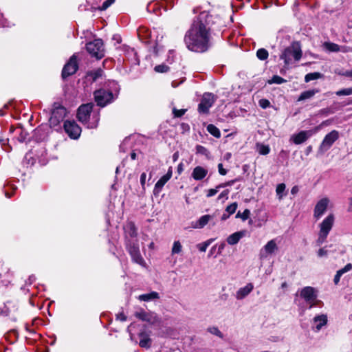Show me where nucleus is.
<instances>
[{
	"label": "nucleus",
	"instance_id": "nucleus-48",
	"mask_svg": "<svg viewBox=\"0 0 352 352\" xmlns=\"http://www.w3.org/2000/svg\"><path fill=\"white\" fill-rule=\"evenodd\" d=\"M237 181V179H233V180H230L228 182H226V183H223V184H221L217 186V188H224L226 186H232Z\"/></svg>",
	"mask_w": 352,
	"mask_h": 352
},
{
	"label": "nucleus",
	"instance_id": "nucleus-35",
	"mask_svg": "<svg viewBox=\"0 0 352 352\" xmlns=\"http://www.w3.org/2000/svg\"><path fill=\"white\" fill-rule=\"evenodd\" d=\"M287 80L282 77L275 75L270 80L267 81L269 84H282L285 82Z\"/></svg>",
	"mask_w": 352,
	"mask_h": 352
},
{
	"label": "nucleus",
	"instance_id": "nucleus-46",
	"mask_svg": "<svg viewBox=\"0 0 352 352\" xmlns=\"http://www.w3.org/2000/svg\"><path fill=\"white\" fill-rule=\"evenodd\" d=\"M210 241H207L204 243L198 244L197 248L201 252H206V250L207 248L208 247V245H210Z\"/></svg>",
	"mask_w": 352,
	"mask_h": 352
},
{
	"label": "nucleus",
	"instance_id": "nucleus-2",
	"mask_svg": "<svg viewBox=\"0 0 352 352\" xmlns=\"http://www.w3.org/2000/svg\"><path fill=\"white\" fill-rule=\"evenodd\" d=\"M94 107L92 102L81 104L77 111V118L81 123L86 124L89 129H95L98 126L99 116L97 114L93 116L94 121L89 122L91 113Z\"/></svg>",
	"mask_w": 352,
	"mask_h": 352
},
{
	"label": "nucleus",
	"instance_id": "nucleus-7",
	"mask_svg": "<svg viewBox=\"0 0 352 352\" xmlns=\"http://www.w3.org/2000/svg\"><path fill=\"white\" fill-rule=\"evenodd\" d=\"M87 52L97 59H101L104 56V49L102 39L98 38L86 45Z\"/></svg>",
	"mask_w": 352,
	"mask_h": 352
},
{
	"label": "nucleus",
	"instance_id": "nucleus-40",
	"mask_svg": "<svg viewBox=\"0 0 352 352\" xmlns=\"http://www.w3.org/2000/svg\"><path fill=\"white\" fill-rule=\"evenodd\" d=\"M250 211L248 209H245L243 213L238 212L236 218H241L243 221H245L250 217Z\"/></svg>",
	"mask_w": 352,
	"mask_h": 352
},
{
	"label": "nucleus",
	"instance_id": "nucleus-58",
	"mask_svg": "<svg viewBox=\"0 0 352 352\" xmlns=\"http://www.w3.org/2000/svg\"><path fill=\"white\" fill-rule=\"evenodd\" d=\"M117 318L121 321H125L126 320V317L124 314H120L117 315Z\"/></svg>",
	"mask_w": 352,
	"mask_h": 352
},
{
	"label": "nucleus",
	"instance_id": "nucleus-26",
	"mask_svg": "<svg viewBox=\"0 0 352 352\" xmlns=\"http://www.w3.org/2000/svg\"><path fill=\"white\" fill-rule=\"evenodd\" d=\"M160 298L159 294L156 292H152L148 294H144L140 295L138 299L142 301H151Z\"/></svg>",
	"mask_w": 352,
	"mask_h": 352
},
{
	"label": "nucleus",
	"instance_id": "nucleus-36",
	"mask_svg": "<svg viewBox=\"0 0 352 352\" xmlns=\"http://www.w3.org/2000/svg\"><path fill=\"white\" fill-rule=\"evenodd\" d=\"M182 246L179 241H176L173 243V245L171 250V254H179L182 252Z\"/></svg>",
	"mask_w": 352,
	"mask_h": 352
},
{
	"label": "nucleus",
	"instance_id": "nucleus-33",
	"mask_svg": "<svg viewBox=\"0 0 352 352\" xmlns=\"http://www.w3.org/2000/svg\"><path fill=\"white\" fill-rule=\"evenodd\" d=\"M268 56H269L268 52L264 48H261V49L258 50L256 52L257 58L261 60H266Z\"/></svg>",
	"mask_w": 352,
	"mask_h": 352
},
{
	"label": "nucleus",
	"instance_id": "nucleus-52",
	"mask_svg": "<svg viewBox=\"0 0 352 352\" xmlns=\"http://www.w3.org/2000/svg\"><path fill=\"white\" fill-rule=\"evenodd\" d=\"M339 75L352 78V69L338 73Z\"/></svg>",
	"mask_w": 352,
	"mask_h": 352
},
{
	"label": "nucleus",
	"instance_id": "nucleus-17",
	"mask_svg": "<svg viewBox=\"0 0 352 352\" xmlns=\"http://www.w3.org/2000/svg\"><path fill=\"white\" fill-rule=\"evenodd\" d=\"M313 135L311 131H302L298 134L293 135L291 140L296 144H300L305 142L309 138Z\"/></svg>",
	"mask_w": 352,
	"mask_h": 352
},
{
	"label": "nucleus",
	"instance_id": "nucleus-25",
	"mask_svg": "<svg viewBox=\"0 0 352 352\" xmlns=\"http://www.w3.org/2000/svg\"><path fill=\"white\" fill-rule=\"evenodd\" d=\"M352 269V264L348 263L346 264L343 268L337 271L336 274L334 276L333 282L336 285H337L340 280V277L344 274V273L350 271Z\"/></svg>",
	"mask_w": 352,
	"mask_h": 352
},
{
	"label": "nucleus",
	"instance_id": "nucleus-62",
	"mask_svg": "<svg viewBox=\"0 0 352 352\" xmlns=\"http://www.w3.org/2000/svg\"><path fill=\"white\" fill-rule=\"evenodd\" d=\"M173 160H174V161H176V160H177V158H178V153H175L173 154Z\"/></svg>",
	"mask_w": 352,
	"mask_h": 352
},
{
	"label": "nucleus",
	"instance_id": "nucleus-31",
	"mask_svg": "<svg viewBox=\"0 0 352 352\" xmlns=\"http://www.w3.org/2000/svg\"><path fill=\"white\" fill-rule=\"evenodd\" d=\"M212 216L209 214H206L202 217H201L198 221V225L197 226V228H204L208 221L211 219Z\"/></svg>",
	"mask_w": 352,
	"mask_h": 352
},
{
	"label": "nucleus",
	"instance_id": "nucleus-63",
	"mask_svg": "<svg viewBox=\"0 0 352 352\" xmlns=\"http://www.w3.org/2000/svg\"><path fill=\"white\" fill-rule=\"evenodd\" d=\"M287 287V284L286 282H284L281 284V288L285 289Z\"/></svg>",
	"mask_w": 352,
	"mask_h": 352
},
{
	"label": "nucleus",
	"instance_id": "nucleus-60",
	"mask_svg": "<svg viewBox=\"0 0 352 352\" xmlns=\"http://www.w3.org/2000/svg\"><path fill=\"white\" fill-rule=\"evenodd\" d=\"M230 214H229L228 213L226 214V213H224L223 214L222 217H221V220L224 221L226 219H227L229 217H230Z\"/></svg>",
	"mask_w": 352,
	"mask_h": 352
},
{
	"label": "nucleus",
	"instance_id": "nucleus-12",
	"mask_svg": "<svg viewBox=\"0 0 352 352\" xmlns=\"http://www.w3.org/2000/svg\"><path fill=\"white\" fill-rule=\"evenodd\" d=\"M78 69L76 56L73 55L68 63L64 66L62 71V77L65 78L74 74Z\"/></svg>",
	"mask_w": 352,
	"mask_h": 352
},
{
	"label": "nucleus",
	"instance_id": "nucleus-20",
	"mask_svg": "<svg viewBox=\"0 0 352 352\" xmlns=\"http://www.w3.org/2000/svg\"><path fill=\"white\" fill-rule=\"evenodd\" d=\"M313 321L315 324L316 330L318 331L323 326L327 324V316L325 314L318 315L314 318Z\"/></svg>",
	"mask_w": 352,
	"mask_h": 352
},
{
	"label": "nucleus",
	"instance_id": "nucleus-3",
	"mask_svg": "<svg viewBox=\"0 0 352 352\" xmlns=\"http://www.w3.org/2000/svg\"><path fill=\"white\" fill-rule=\"evenodd\" d=\"M302 55L300 45L298 42H293L289 46L286 47L280 55V58L283 60L285 67H288L292 63V60L298 61Z\"/></svg>",
	"mask_w": 352,
	"mask_h": 352
},
{
	"label": "nucleus",
	"instance_id": "nucleus-45",
	"mask_svg": "<svg viewBox=\"0 0 352 352\" xmlns=\"http://www.w3.org/2000/svg\"><path fill=\"white\" fill-rule=\"evenodd\" d=\"M259 106L263 109H266L270 106V102L265 98L261 99L258 101Z\"/></svg>",
	"mask_w": 352,
	"mask_h": 352
},
{
	"label": "nucleus",
	"instance_id": "nucleus-47",
	"mask_svg": "<svg viewBox=\"0 0 352 352\" xmlns=\"http://www.w3.org/2000/svg\"><path fill=\"white\" fill-rule=\"evenodd\" d=\"M114 1L115 0H106L103 2L100 9L102 10L107 9Z\"/></svg>",
	"mask_w": 352,
	"mask_h": 352
},
{
	"label": "nucleus",
	"instance_id": "nucleus-30",
	"mask_svg": "<svg viewBox=\"0 0 352 352\" xmlns=\"http://www.w3.org/2000/svg\"><path fill=\"white\" fill-rule=\"evenodd\" d=\"M256 150L259 154L264 155H267L270 151L269 146L261 143L256 144Z\"/></svg>",
	"mask_w": 352,
	"mask_h": 352
},
{
	"label": "nucleus",
	"instance_id": "nucleus-43",
	"mask_svg": "<svg viewBox=\"0 0 352 352\" xmlns=\"http://www.w3.org/2000/svg\"><path fill=\"white\" fill-rule=\"evenodd\" d=\"M196 151L197 153H200L207 157L210 155L208 150L201 145H197L196 146Z\"/></svg>",
	"mask_w": 352,
	"mask_h": 352
},
{
	"label": "nucleus",
	"instance_id": "nucleus-13",
	"mask_svg": "<svg viewBox=\"0 0 352 352\" xmlns=\"http://www.w3.org/2000/svg\"><path fill=\"white\" fill-rule=\"evenodd\" d=\"M135 316L142 321L148 322L152 324L160 322V319L155 313L146 312L142 309L136 311Z\"/></svg>",
	"mask_w": 352,
	"mask_h": 352
},
{
	"label": "nucleus",
	"instance_id": "nucleus-19",
	"mask_svg": "<svg viewBox=\"0 0 352 352\" xmlns=\"http://www.w3.org/2000/svg\"><path fill=\"white\" fill-rule=\"evenodd\" d=\"M253 289L252 283H248L245 287H241L236 291L235 298L237 300H243L252 292Z\"/></svg>",
	"mask_w": 352,
	"mask_h": 352
},
{
	"label": "nucleus",
	"instance_id": "nucleus-10",
	"mask_svg": "<svg viewBox=\"0 0 352 352\" xmlns=\"http://www.w3.org/2000/svg\"><path fill=\"white\" fill-rule=\"evenodd\" d=\"M215 101L214 96L211 93H205L198 105V111L201 113H208L209 109Z\"/></svg>",
	"mask_w": 352,
	"mask_h": 352
},
{
	"label": "nucleus",
	"instance_id": "nucleus-64",
	"mask_svg": "<svg viewBox=\"0 0 352 352\" xmlns=\"http://www.w3.org/2000/svg\"><path fill=\"white\" fill-rule=\"evenodd\" d=\"M131 157L132 160H135V157H136V154L135 153H132L131 154Z\"/></svg>",
	"mask_w": 352,
	"mask_h": 352
},
{
	"label": "nucleus",
	"instance_id": "nucleus-24",
	"mask_svg": "<svg viewBox=\"0 0 352 352\" xmlns=\"http://www.w3.org/2000/svg\"><path fill=\"white\" fill-rule=\"evenodd\" d=\"M318 92H319V89H309V90L302 91L300 94V95L299 96V97L298 98V101L300 102V101L310 99L312 97H314L315 96V94H318Z\"/></svg>",
	"mask_w": 352,
	"mask_h": 352
},
{
	"label": "nucleus",
	"instance_id": "nucleus-53",
	"mask_svg": "<svg viewBox=\"0 0 352 352\" xmlns=\"http://www.w3.org/2000/svg\"><path fill=\"white\" fill-rule=\"evenodd\" d=\"M327 255V250H325V248H320L318 251V256L319 257H322V256H325Z\"/></svg>",
	"mask_w": 352,
	"mask_h": 352
},
{
	"label": "nucleus",
	"instance_id": "nucleus-5",
	"mask_svg": "<svg viewBox=\"0 0 352 352\" xmlns=\"http://www.w3.org/2000/svg\"><path fill=\"white\" fill-rule=\"evenodd\" d=\"M126 248L133 262L145 267L146 263L141 256L138 240H127Z\"/></svg>",
	"mask_w": 352,
	"mask_h": 352
},
{
	"label": "nucleus",
	"instance_id": "nucleus-28",
	"mask_svg": "<svg viewBox=\"0 0 352 352\" xmlns=\"http://www.w3.org/2000/svg\"><path fill=\"white\" fill-rule=\"evenodd\" d=\"M326 50L332 52H337L340 51V46L333 43L326 42L324 43Z\"/></svg>",
	"mask_w": 352,
	"mask_h": 352
},
{
	"label": "nucleus",
	"instance_id": "nucleus-4",
	"mask_svg": "<svg viewBox=\"0 0 352 352\" xmlns=\"http://www.w3.org/2000/svg\"><path fill=\"white\" fill-rule=\"evenodd\" d=\"M334 223V216L332 214H329L320 224V232L317 240L318 245L322 244L330 230H331Z\"/></svg>",
	"mask_w": 352,
	"mask_h": 352
},
{
	"label": "nucleus",
	"instance_id": "nucleus-56",
	"mask_svg": "<svg viewBox=\"0 0 352 352\" xmlns=\"http://www.w3.org/2000/svg\"><path fill=\"white\" fill-rule=\"evenodd\" d=\"M146 175L145 173H142L141 176H140V183H141V185L144 187V184H145V182H146Z\"/></svg>",
	"mask_w": 352,
	"mask_h": 352
},
{
	"label": "nucleus",
	"instance_id": "nucleus-15",
	"mask_svg": "<svg viewBox=\"0 0 352 352\" xmlns=\"http://www.w3.org/2000/svg\"><path fill=\"white\" fill-rule=\"evenodd\" d=\"M278 250V246L275 240L272 239L268 241L266 245L260 250V258H265L270 254H274Z\"/></svg>",
	"mask_w": 352,
	"mask_h": 352
},
{
	"label": "nucleus",
	"instance_id": "nucleus-38",
	"mask_svg": "<svg viewBox=\"0 0 352 352\" xmlns=\"http://www.w3.org/2000/svg\"><path fill=\"white\" fill-rule=\"evenodd\" d=\"M5 307L7 309V314L8 315L10 314L11 312H13L17 309L16 307V304L12 301H8L5 304Z\"/></svg>",
	"mask_w": 352,
	"mask_h": 352
},
{
	"label": "nucleus",
	"instance_id": "nucleus-57",
	"mask_svg": "<svg viewBox=\"0 0 352 352\" xmlns=\"http://www.w3.org/2000/svg\"><path fill=\"white\" fill-rule=\"evenodd\" d=\"M340 51L342 52H352V47H348V46H342V47H340Z\"/></svg>",
	"mask_w": 352,
	"mask_h": 352
},
{
	"label": "nucleus",
	"instance_id": "nucleus-42",
	"mask_svg": "<svg viewBox=\"0 0 352 352\" xmlns=\"http://www.w3.org/2000/svg\"><path fill=\"white\" fill-rule=\"evenodd\" d=\"M237 206V204L236 202H234L226 207V212H228L229 214H232L236 212Z\"/></svg>",
	"mask_w": 352,
	"mask_h": 352
},
{
	"label": "nucleus",
	"instance_id": "nucleus-49",
	"mask_svg": "<svg viewBox=\"0 0 352 352\" xmlns=\"http://www.w3.org/2000/svg\"><path fill=\"white\" fill-rule=\"evenodd\" d=\"M334 113V111L331 108H324L320 111V113L324 116H328Z\"/></svg>",
	"mask_w": 352,
	"mask_h": 352
},
{
	"label": "nucleus",
	"instance_id": "nucleus-6",
	"mask_svg": "<svg viewBox=\"0 0 352 352\" xmlns=\"http://www.w3.org/2000/svg\"><path fill=\"white\" fill-rule=\"evenodd\" d=\"M300 296L309 305V309H311L320 302L317 299V291L312 287L307 286L302 288L300 290Z\"/></svg>",
	"mask_w": 352,
	"mask_h": 352
},
{
	"label": "nucleus",
	"instance_id": "nucleus-18",
	"mask_svg": "<svg viewBox=\"0 0 352 352\" xmlns=\"http://www.w3.org/2000/svg\"><path fill=\"white\" fill-rule=\"evenodd\" d=\"M172 175V167H169L167 173L162 176L155 184L154 188L155 193H158L162 190L165 184L171 178Z\"/></svg>",
	"mask_w": 352,
	"mask_h": 352
},
{
	"label": "nucleus",
	"instance_id": "nucleus-54",
	"mask_svg": "<svg viewBox=\"0 0 352 352\" xmlns=\"http://www.w3.org/2000/svg\"><path fill=\"white\" fill-rule=\"evenodd\" d=\"M218 169H219V173L221 175H226V173H227V170H226L225 168H223L222 164H219V165H218Z\"/></svg>",
	"mask_w": 352,
	"mask_h": 352
},
{
	"label": "nucleus",
	"instance_id": "nucleus-50",
	"mask_svg": "<svg viewBox=\"0 0 352 352\" xmlns=\"http://www.w3.org/2000/svg\"><path fill=\"white\" fill-rule=\"evenodd\" d=\"M186 112V109H173V113L175 117L179 118L182 117Z\"/></svg>",
	"mask_w": 352,
	"mask_h": 352
},
{
	"label": "nucleus",
	"instance_id": "nucleus-1",
	"mask_svg": "<svg viewBox=\"0 0 352 352\" xmlns=\"http://www.w3.org/2000/svg\"><path fill=\"white\" fill-rule=\"evenodd\" d=\"M210 38V28L197 19L194 21L190 30L186 32L184 41L190 50L203 52L208 48Z\"/></svg>",
	"mask_w": 352,
	"mask_h": 352
},
{
	"label": "nucleus",
	"instance_id": "nucleus-44",
	"mask_svg": "<svg viewBox=\"0 0 352 352\" xmlns=\"http://www.w3.org/2000/svg\"><path fill=\"white\" fill-rule=\"evenodd\" d=\"M168 69V67L165 65H159L155 67V71L160 73L166 72Z\"/></svg>",
	"mask_w": 352,
	"mask_h": 352
},
{
	"label": "nucleus",
	"instance_id": "nucleus-14",
	"mask_svg": "<svg viewBox=\"0 0 352 352\" xmlns=\"http://www.w3.org/2000/svg\"><path fill=\"white\" fill-rule=\"evenodd\" d=\"M329 204V199L327 197L322 198L320 201H318L314 208V218H316V219H319L326 212Z\"/></svg>",
	"mask_w": 352,
	"mask_h": 352
},
{
	"label": "nucleus",
	"instance_id": "nucleus-59",
	"mask_svg": "<svg viewBox=\"0 0 352 352\" xmlns=\"http://www.w3.org/2000/svg\"><path fill=\"white\" fill-rule=\"evenodd\" d=\"M183 171V164L180 163L177 166V172L180 174Z\"/></svg>",
	"mask_w": 352,
	"mask_h": 352
},
{
	"label": "nucleus",
	"instance_id": "nucleus-37",
	"mask_svg": "<svg viewBox=\"0 0 352 352\" xmlns=\"http://www.w3.org/2000/svg\"><path fill=\"white\" fill-rule=\"evenodd\" d=\"M102 71L100 69H98L95 71H91L88 73V76L92 78L93 80H96L99 77L102 76Z\"/></svg>",
	"mask_w": 352,
	"mask_h": 352
},
{
	"label": "nucleus",
	"instance_id": "nucleus-27",
	"mask_svg": "<svg viewBox=\"0 0 352 352\" xmlns=\"http://www.w3.org/2000/svg\"><path fill=\"white\" fill-rule=\"evenodd\" d=\"M126 234L131 237L129 240H137V230L133 223H129L127 225Z\"/></svg>",
	"mask_w": 352,
	"mask_h": 352
},
{
	"label": "nucleus",
	"instance_id": "nucleus-8",
	"mask_svg": "<svg viewBox=\"0 0 352 352\" xmlns=\"http://www.w3.org/2000/svg\"><path fill=\"white\" fill-rule=\"evenodd\" d=\"M94 99L97 105L104 107L113 100V95L111 91L105 89H99L94 91Z\"/></svg>",
	"mask_w": 352,
	"mask_h": 352
},
{
	"label": "nucleus",
	"instance_id": "nucleus-41",
	"mask_svg": "<svg viewBox=\"0 0 352 352\" xmlns=\"http://www.w3.org/2000/svg\"><path fill=\"white\" fill-rule=\"evenodd\" d=\"M336 94L338 96L352 95V87L343 89L337 91L336 92Z\"/></svg>",
	"mask_w": 352,
	"mask_h": 352
},
{
	"label": "nucleus",
	"instance_id": "nucleus-9",
	"mask_svg": "<svg viewBox=\"0 0 352 352\" xmlns=\"http://www.w3.org/2000/svg\"><path fill=\"white\" fill-rule=\"evenodd\" d=\"M338 138L339 133L336 130H333L327 134L318 148V153L323 154L327 151Z\"/></svg>",
	"mask_w": 352,
	"mask_h": 352
},
{
	"label": "nucleus",
	"instance_id": "nucleus-39",
	"mask_svg": "<svg viewBox=\"0 0 352 352\" xmlns=\"http://www.w3.org/2000/svg\"><path fill=\"white\" fill-rule=\"evenodd\" d=\"M207 331L211 334L215 335L221 338H223V333L219 331L217 327H208Z\"/></svg>",
	"mask_w": 352,
	"mask_h": 352
},
{
	"label": "nucleus",
	"instance_id": "nucleus-32",
	"mask_svg": "<svg viewBox=\"0 0 352 352\" xmlns=\"http://www.w3.org/2000/svg\"><path fill=\"white\" fill-rule=\"evenodd\" d=\"M322 77V74L319 72H313L307 74L305 77V81L308 82L311 80H316Z\"/></svg>",
	"mask_w": 352,
	"mask_h": 352
},
{
	"label": "nucleus",
	"instance_id": "nucleus-34",
	"mask_svg": "<svg viewBox=\"0 0 352 352\" xmlns=\"http://www.w3.org/2000/svg\"><path fill=\"white\" fill-rule=\"evenodd\" d=\"M285 184L283 183L279 184L276 186V192L279 199H282L283 197H284L285 195L283 192L285 190Z\"/></svg>",
	"mask_w": 352,
	"mask_h": 352
},
{
	"label": "nucleus",
	"instance_id": "nucleus-21",
	"mask_svg": "<svg viewBox=\"0 0 352 352\" xmlns=\"http://www.w3.org/2000/svg\"><path fill=\"white\" fill-rule=\"evenodd\" d=\"M208 173V170L201 166H196L192 173V177L195 180H201L204 179Z\"/></svg>",
	"mask_w": 352,
	"mask_h": 352
},
{
	"label": "nucleus",
	"instance_id": "nucleus-51",
	"mask_svg": "<svg viewBox=\"0 0 352 352\" xmlns=\"http://www.w3.org/2000/svg\"><path fill=\"white\" fill-rule=\"evenodd\" d=\"M219 188H217V186L216 187V188L209 189L208 190V193H207L206 196L208 197H210L214 196V195H216L217 193V192L219 191Z\"/></svg>",
	"mask_w": 352,
	"mask_h": 352
},
{
	"label": "nucleus",
	"instance_id": "nucleus-16",
	"mask_svg": "<svg viewBox=\"0 0 352 352\" xmlns=\"http://www.w3.org/2000/svg\"><path fill=\"white\" fill-rule=\"evenodd\" d=\"M65 108L63 107H56L52 111L50 122L54 124H56L65 118Z\"/></svg>",
	"mask_w": 352,
	"mask_h": 352
},
{
	"label": "nucleus",
	"instance_id": "nucleus-22",
	"mask_svg": "<svg viewBox=\"0 0 352 352\" xmlns=\"http://www.w3.org/2000/svg\"><path fill=\"white\" fill-rule=\"evenodd\" d=\"M245 231L236 232L230 235L227 239V242L230 245L236 244L239 240L244 236Z\"/></svg>",
	"mask_w": 352,
	"mask_h": 352
},
{
	"label": "nucleus",
	"instance_id": "nucleus-23",
	"mask_svg": "<svg viewBox=\"0 0 352 352\" xmlns=\"http://www.w3.org/2000/svg\"><path fill=\"white\" fill-rule=\"evenodd\" d=\"M139 337L140 338L139 344L141 347L148 349L151 346V340L148 338V335H147L146 332H140Z\"/></svg>",
	"mask_w": 352,
	"mask_h": 352
},
{
	"label": "nucleus",
	"instance_id": "nucleus-29",
	"mask_svg": "<svg viewBox=\"0 0 352 352\" xmlns=\"http://www.w3.org/2000/svg\"><path fill=\"white\" fill-rule=\"evenodd\" d=\"M207 131L215 138H219L221 137V133L219 129L217 127H216L214 124H208L207 126Z\"/></svg>",
	"mask_w": 352,
	"mask_h": 352
},
{
	"label": "nucleus",
	"instance_id": "nucleus-55",
	"mask_svg": "<svg viewBox=\"0 0 352 352\" xmlns=\"http://www.w3.org/2000/svg\"><path fill=\"white\" fill-rule=\"evenodd\" d=\"M229 190H223L218 197V199H221L223 197H226V199H228V195L229 194Z\"/></svg>",
	"mask_w": 352,
	"mask_h": 352
},
{
	"label": "nucleus",
	"instance_id": "nucleus-11",
	"mask_svg": "<svg viewBox=\"0 0 352 352\" xmlns=\"http://www.w3.org/2000/svg\"><path fill=\"white\" fill-rule=\"evenodd\" d=\"M66 133L72 139H78L81 133V128L75 121L67 120L64 123Z\"/></svg>",
	"mask_w": 352,
	"mask_h": 352
},
{
	"label": "nucleus",
	"instance_id": "nucleus-61",
	"mask_svg": "<svg viewBox=\"0 0 352 352\" xmlns=\"http://www.w3.org/2000/svg\"><path fill=\"white\" fill-rule=\"evenodd\" d=\"M297 190H298L296 186H294L292 188L291 192L292 194H295L297 192Z\"/></svg>",
	"mask_w": 352,
	"mask_h": 352
}]
</instances>
